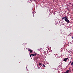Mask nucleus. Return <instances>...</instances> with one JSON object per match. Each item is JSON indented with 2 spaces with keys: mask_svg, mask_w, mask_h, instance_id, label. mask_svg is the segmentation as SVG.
<instances>
[{
  "mask_svg": "<svg viewBox=\"0 0 73 73\" xmlns=\"http://www.w3.org/2000/svg\"><path fill=\"white\" fill-rule=\"evenodd\" d=\"M64 19H65L64 20L66 22H67V23H69V20H68V19L66 17V16H65L64 17H62V19L64 20Z\"/></svg>",
  "mask_w": 73,
  "mask_h": 73,
  "instance_id": "1",
  "label": "nucleus"
},
{
  "mask_svg": "<svg viewBox=\"0 0 73 73\" xmlns=\"http://www.w3.org/2000/svg\"><path fill=\"white\" fill-rule=\"evenodd\" d=\"M51 57H52V58H54V57H56V55L54 54H53L52 53Z\"/></svg>",
  "mask_w": 73,
  "mask_h": 73,
  "instance_id": "2",
  "label": "nucleus"
},
{
  "mask_svg": "<svg viewBox=\"0 0 73 73\" xmlns=\"http://www.w3.org/2000/svg\"><path fill=\"white\" fill-rule=\"evenodd\" d=\"M68 60V58H65L64 59L63 61H66L67 60Z\"/></svg>",
  "mask_w": 73,
  "mask_h": 73,
  "instance_id": "3",
  "label": "nucleus"
},
{
  "mask_svg": "<svg viewBox=\"0 0 73 73\" xmlns=\"http://www.w3.org/2000/svg\"><path fill=\"white\" fill-rule=\"evenodd\" d=\"M29 52L30 53H32V52H33V51L31 49H29Z\"/></svg>",
  "mask_w": 73,
  "mask_h": 73,
  "instance_id": "4",
  "label": "nucleus"
},
{
  "mask_svg": "<svg viewBox=\"0 0 73 73\" xmlns=\"http://www.w3.org/2000/svg\"><path fill=\"white\" fill-rule=\"evenodd\" d=\"M31 56H35V55H34V54H32L30 55V56L31 57Z\"/></svg>",
  "mask_w": 73,
  "mask_h": 73,
  "instance_id": "5",
  "label": "nucleus"
},
{
  "mask_svg": "<svg viewBox=\"0 0 73 73\" xmlns=\"http://www.w3.org/2000/svg\"><path fill=\"white\" fill-rule=\"evenodd\" d=\"M42 66H43V67H46L45 65L44 64H42Z\"/></svg>",
  "mask_w": 73,
  "mask_h": 73,
  "instance_id": "6",
  "label": "nucleus"
},
{
  "mask_svg": "<svg viewBox=\"0 0 73 73\" xmlns=\"http://www.w3.org/2000/svg\"><path fill=\"white\" fill-rule=\"evenodd\" d=\"M39 65L40 66V65H41V63H39Z\"/></svg>",
  "mask_w": 73,
  "mask_h": 73,
  "instance_id": "7",
  "label": "nucleus"
},
{
  "mask_svg": "<svg viewBox=\"0 0 73 73\" xmlns=\"http://www.w3.org/2000/svg\"><path fill=\"white\" fill-rule=\"evenodd\" d=\"M71 65H73V62H72V63H71Z\"/></svg>",
  "mask_w": 73,
  "mask_h": 73,
  "instance_id": "8",
  "label": "nucleus"
},
{
  "mask_svg": "<svg viewBox=\"0 0 73 73\" xmlns=\"http://www.w3.org/2000/svg\"><path fill=\"white\" fill-rule=\"evenodd\" d=\"M34 56H36V54H34Z\"/></svg>",
  "mask_w": 73,
  "mask_h": 73,
  "instance_id": "9",
  "label": "nucleus"
},
{
  "mask_svg": "<svg viewBox=\"0 0 73 73\" xmlns=\"http://www.w3.org/2000/svg\"><path fill=\"white\" fill-rule=\"evenodd\" d=\"M71 63V61H70V64Z\"/></svg>",
  "mask_w": 73,
  "mask_h": 73,
  "instance_id": "10",
  "label": "nucleus"
},
{
  "mask_svg": "<svg viewBox=\"0 0 73 73\" xmlns=\"http://www.w3.org/2000/svg\"><path fill=\"white\" fill-rule=\"evenodd\" d=\"M70 5H72V3H70Z\"/></svg>",
  "mask_w": 73,
  "mask_h": 73,
  "instance_id": "11",
  "label": "nucleus"
},
{
  "mask_svg": "<svg viewBox=\"0 0 73 73\" xmlns=\"http://www.w3.org/2000/svg\"><path fill=\"white\" fill-rule=\"evenodd\" d=\"M37 66L38 67V68H39V67H38V66Z\"/></svg>",
  "mask_w": 73,
  "mask_h": 73,
  "instance_id": "12",
  "label": "nucleus"
},
{
  "mask_svg": "<svg viewBox=\"0 0 73 73\" xmlns=\"http://www.w3.org/2000/svg\"><path fill=\"white\" fill-rule=\"evenodd\" d=\"M57 1H58V0H56Z\"/></svg>",
  "mask_w": 73,
  "mask_h": 73,
  "instance_id": "13",
  "label": "nucleus"
},
{
  "mask_svg": "<svg viewBox=\"0 0 73 73\" xmlns=\"http://www.w3.org/2000/svg\"><path fill=\"white\" fill-rule=\"evenodd\" d=\"M69 64H70V63H69Z\"/></svg>",
  "mask_w": 73,
  "mask_h": 73,
  "instance_id": "14",
  "label": "nucleus"
}]
</instances>
